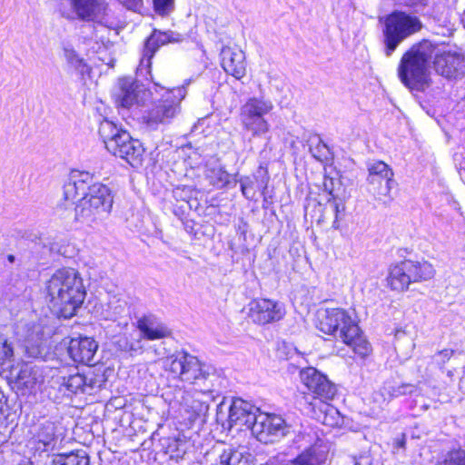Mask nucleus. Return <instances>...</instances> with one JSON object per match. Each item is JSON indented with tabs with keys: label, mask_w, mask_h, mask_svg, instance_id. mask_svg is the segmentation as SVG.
<instances>
[{
	"label": "nucleus",
	"mask_w": 465,
	"mask_h": 465,
	"mask_svg": "<svg viewBox=\"0 0 465 465\" xmlns=\"http://www.w3.org/2000/svg\"><path fill=\"white\" fill-rule=\"evenodd\" d=\"M434 274L433 266L427 261L404 260L390 266L387 282L391 290L404 292L411 283L430 280Z\"/></svg>",
	"instance_id": "423d86ee"
},
{
	"label": "nucleus",
	"mask_w": 465,
	"mask_h": 465,
	"mask_svg": "<svg viewBox=\"0 0 465 465\" xmlns=\"http://www.w3.org/2000/svg\"><path fill=\"white\" fill-rule=\"evenodd\" d=\"M104 314L106 320L116 322L121 330L127 327L130 320V312L125 300L118 298L112 299L107 304Z\"/></svg>",
	"instance_id": "a878e982"
},
{
	"label": "nucleus",
	"mask_w": 465,
	"mask_h": 465,
	"mask_svg": "<svg viewBox=\"0 0 465 465\" xmlns=\"http://www.w3.org/2000/svg\"><path fill=\"white\" fill-rule=\"evenodd\" d=\"M98 343L93 338L78 337L71 339L68 354L74 362L94 365Z\"/></svg>",
	"instance_id": "412c9836"
},
{
	"label": "nucleus",
	"mask_w": 465,
	"mask_h": 465,
	"mask_svg": "<svg viewBox=\"0 0 465 465\" xmlns=\"http://www.w3.org/2000/svg\"><path fill=\"white\" fill-rule=\"evenodd\" d=\"M222 408L223 406L222 405H219L217 407V419L219 420L220 419V415L222 414Z\"/></svg>",
	"instance_id": "8fccbe9b"
},
{
	"label": "nucleus",
	"mask_w": 465,
	"mask_h": 465,
	"mask_svg": "<svg viewBox=\"0 0 465 465\" xmlns=\"http://www.w3.org/2000/svg\"><path fill=\"white\" fill-rule=\"evenodd\" d=\"M163 368L174 379L193 385H201L203 381L207 382L212 378H217L212 367L186 351H178L166 358Z\"/></svg>",
	"instance_id": "39448f33"
},
{
	"label": "nucleus",
	"mask_w": 465,
	"mask_h": 465,
	"mask_svg": "<svg viewBox=\"0 0 465 465\" xmlns=\"http://www.w3.org/2000/svg\"><path fill=\"white\" fill-rule=\"evenodd\" d=\"M13 350L6 341L0 339V365L4 364L5 361L12 357Z\"/></svg>",
	"instance_id": "c03bdc74"
},
{
	"label": "nucleus",
	"mask_w": 465,
	"mask_h": 465,
	"mask_svg": "<svg viewBox=\"0 0 465 465\" xmlns=\"http://www.w3.org/2000/svg\"><path fill=\"white\" fill-rule=\"evenodd\" d=\"M252 426V433L265 444L272 443L288 432L285 420L279 415L258 412Z\"/></svg>",
	"instance_id": "9b49d317"
},
{
	"label": "nucleus",
	"mask_w": 465,
	"mask_h": 465,
	"mask_svg": "<svg viewBox=\"0 0 465 465\" xmlns=\"http://www.w3.org/2000/svg\"><path fill=\"white\" fill-rule=\"evenodd\" d=\"M221 64L223 70L236 79H242L246 74L245 55L241 50L229 46L221 51Z\"/></svg>",
	"instance_id": "5701e85b"
},
{
	"label": "nucleus",
	"mask_w": 465,
	"mask_h": 465,
	"mask_svg": "<svg viewBox=\"0 0 465 465\" xmlns=\"http://www.w3.org/2000/svg\"><path fill=\"white\" fill-rule=\"evenodd\" d=\"M114 156L125 160L131 166L138 167L143 163L144 149L143 144L133 139L128 132L118 137L116 143H110V151Z\"/></svg>",
	"instance_id": "2eb2a0df"
},
{
	"label": "nucleus",
	"mask_w": 465,
	"mask_h": 465,
	"mask_svg": "<svg viewBox=\"0 0 465 465\" xmlns=\"http://www.w3.org/2000/svg\"><path fill=\"white\" fill-rule=\"evenodd\" d=\"M318 328L347 344L361 358L371 351V346L362 335L358 323L344 309L327 308L320 312Z\"/></svg>",
	"instance_id": "7ed1b4c3"
},
{
	"label": "nucleus",
	"mask_w": 465,
	"mask_h": 465,
	"mask_svg": "<svg viewBox=\"0 0 465 465\" xmlns=\"http://www.w3.org/2000/svg\"><path fill=\"white\" fill-rule=\"evenodd\" d=\"M76 17L84 21L105 24L108 8L105 0H70Z\"/></svg>",
	"instance_id": "f3484780"
},
{
	"label": "nucleus",
	"mask_w": 465,
	"mask_h": 465,
	"mask_svg": "<svg viewBox=\"0 0 465 465\" xmlns=\"http://www.w3.org/2000/svg\"><path fill=\"white\" fill-rule=\"evenodd\" d=\"M117 345L122 351L130 353L132 356L141 354L143 351V340L139 334L122 337L117 341Z\"/></svg>",
	"instance_id": "c85d7f7f"
},
{
	"label": "nucleus",
	"mask_w": 465,
	"mask_h": 465,
	"mask_svg": "<svg viewBox=\"0 0 465 465\" xmlns=\"http://www.w3.org/2000/svg\"><path fill=\"white\" fill-rule=\"evenodd\" d=\"M421 27V21L414 15L394 11L387 15L383 29L386 55H391L402 41L419 32Z\"/></svg>",
	"instance_id": "0eeeda50"
},
{
	"label": "nucleus",
	"mask_w": 465,
	"mask_h": 465,
	"mask_svg": "<svg viewBox=\"0 0 465 465\" xmlns=\"http://www.w3.org/2000/svg\"><path fill=\"white\" fill-rule=\"evenodd\" d=\"M129 10L137 11L143 5V0H117Z\"/></svg>",
	"instance_id": "a18cd8bd"
},
{
	"label": "nucleus",
	"mask_w": 465,
	"mask_h": 465,
	"mask_svg": "<svg viewBox=\"0 0 465 465\" xmlns=\"http://www.w3.org/2000/svg\"><path fill=\"white\" fill-rule=\"evenodd\" d=\"M48 322V318L45 317L31 327V358L45 360L50 354L52 328Z\"/></svg>",
	"instance_id": "a211bd4d"
},
{
	"label": "nucleus",
	"mask_w": 465,
	"mask_h": 465,
	"mask_svg": "<svg viewBox=\"0 0 465 465\" xmlns=\"http://www.w3.org/2000/svg\"><path fill=\"white\" fill-rule=\"evenodd\" d=\"M63 51L65 60L75 70H77L82 74H84L88 70V66L84 60L79 56V54L72 46L64 45Z\"/></svg>",
	"instance_id": "72a5a7b5"
},
{
	"label": "nucleus",
	"mask_w": 465,
	"mask_h": 465,
	"mask_svg": "<svg viewBox=\"0 0 465 465\" xmlns=\"http://www.w3.org/2000/svg\"><path fill=\"white\" fill-rule=\"evenodd\" d=\"M148 96L147 91L139 82L132 77L119 80V93L117 103L124 108H130L134 104H143Z\"/></svg>",
	"instance_id": "6ab92c4d"
},
{
	"label": "nucleus",
	"mask_w": 465,
	"mask_h": 465,
	"mask_svg": "<svg viewBox=\"0 0 465 465\" xmlns=\"http://www.w3.org/2000/svg\"><path fill=\"white\" fill-rule=\"evenodd\" d=\"M259 409L240 398L234 399L229 408L228 424L233 426H246L252 429Z\"/></svg>",
	"instance_id": "aec40b11"
},
{
	"label": "nucleus",
	"mask_w": 465,
	"mask_h": 465,
	"mask_svg": "<svg viewBox=\"0 0 465 465\" xmlns=\"http://www.w3.org/2000/svg\"><path fill=\"white\" fill-rule=\"evenodd\" d=\"M325 219H326V216H325V214H323L322 216L320 217L319 222L324 221Z\"/></svg>",
	"instance_id": "603ef678"
},
{
	"label": "nucleus",
	"mask_w": 465,
	"mask_h": 465,
	"mask_svg": "<svg viewBox=\"0 0 465 465\" xmlns=\"http://www.w3.org/2000/svg\"><path fill=\"white\" fill-rule=\"evenodd\" d=\"M220 465H248V457L233 448H227L219 456Z\"/></svg>",
	"instance_id": "c756f323"
},
{
	"label": "nucleus",
	"mask_w": 465,
	"mask_h": 465,
	"mask_svg": "<svg viewBox=\"0 0 465 465\" xmlns=\"http://www.w3.org/2000/svg\"><path fill=\"white\" fill-rule=\"evenodd\" d=\"M54 465H90L88 456L84 452L58 455L54 460Z\"/></svg>",
	"instance_id": "473e14b6"
},
{
	"label": "nucleus",
	"mask_w": 465,
	"mask_h": 465,
	"mask_svg": "<svg viewBox=\"0 0 465 465\" xmlns=\"http://www.w3.org/2000/svg\"><path fill=\"white\" fill-rule=\"evenodd\" d=\"M324 190L329 193L330 197L324 207V213H330L334 216L332 222V228H340V221L343 219L345 213V204L343 201L334 194L333 179L324 178L323 182Z\"/></svg>",
	"instance_id": "393cba45"
},
{
	"label": "nucleus",
	"mask_w": 465,
	"mask_h": 465,
	"mask_svg": "<svg viewBox=\"0 0 465 465\" xmlns=\"http://www.w3.org/2000/svg\"><path fill=\"white\" fill-rule=\"evenodd\" d=\"M54 435V426L51 422H46L42 425L41 431H37L34 435V439L38 444L46 447L53 440Z\"/></svg>",
	"instance_id": "e433bc0d"
},
{
	"label": "nucleus",
	"mask_w": 465,
	"mask_h": 465,
	"mask_svg": "<svg viewBox=\"0 0 465 465\" xmlns=\"http://www.w3.org/2000/svg\"><path fill=\"white\" fill-rule=\"evenodd\" d=\"M285 315L284 305L271 299H256L248 305V316L256 324L279 322Z\"/></svg>",
	"instance_id": "f8f14e48"
},
{
	"label": "nucleus",
	"mask_w": 465,
	"mask_h": 465,
	"mask_svg": "<svg viewBox=\"0 0 465 465\" xmlns=\"http://www.w3.org/2000/svg\"><path fill=\"white\" fill-rule=\"evenodd\" d=\"M391 389L383 386L378 391H375L371 395V400L377 408L382 409L391 401Z\"/></svg>",
	"instance_id": "4c0bfd02"
},
{
	"label": "nucleus",
	"mask_w": 465,
	"mask_h": 465,
	"mask_svg": "<svg viewBox=\"0 0 465 465\" xmlns=\"http://www.w3.org/2000/svg\"><path fill=\"white\" fill-rule=\"evenodd\" d=\"M387 388L391 389V400L394 397H399L401 395H405L407 393H411L412 391L413 386L409 384H403L401 386L393 387V386H387Z\"/></svg>",
	"instance_id": "37998d69"
},
{
	"label": "nucleus",
	"mask_w": 465,
	"mask_h": 465,
	"mask_svg": "<svg viewBox=\"0 0 465 465\" xmlns=\"http://www.w3.org/2000/svg\"><path fill=\"white\" fill-rule=\"evenodd\" d=\"M66 200L80 199L74 208L75 220L94 226L104 220L111 213L114 196L108 186L94 182L88 172L74 170L64 184Z\"/></svg>",
	"instance_id": "f257e3e1"
},
{
	"label": "nucleus",
	"mask_w": 465,
	"mask_h": 465,
	"mask_svg": "<svg viewBox=\"0 0 465 465\" xmlns=\"http://www.w3.org/2000/svg\"><path fill=\"white\" fill-rule=\"evenodd\" d=\"M138 333L143 339L149 341L166 338L171 335V331L166 325L158 322L153 316H144L137 321Z\"/></svg>",
	"instance_id": "b1692460"
},
{
	"label": "nucleus",
	"mask_w": 465,
	"mask_h": 465,
	"mask_svg": "<svg viewBox=\"0 0 465 465\" xmlns=\"http://www.w3.org/2000/svg\"><path fill=\"white\" fill-rule=\"evenodd\" d=\"M183 39V35L180 33L154 29L145 42L141 63L146 62L147 65H150L151 59L161 45L170 43H180Z\"/></svg>",
	"instance_id": "4be33fe9"
},
{
	"label": "nucleus",
	"mask_w": 465,
	"mask_h": 465,
	"mask_svg": "<svg viewBox=\"0 0 465 465\" xmlns=\"http://www.w3.org/2000/svg\"><path fill=\"white\" fill-rule=\"evenodd\" d=\"M302 383L307 389L320 398L321 411L326 414L337 413V410L326 404L323 401L331 400L336 393L335 385L313 367L303 369L300 372Z\"/></svg>",
	"instance_id": "9d476101"
},
{
	"label": "nucleus",
	"mask_w": 465,
	"mask_h": 465,
	"mask_svg": "<svg viewBox=\"0 0 465 465\" xmlns=\"http://www.w3.org/2000/svg\"><path fill=\"white\" fill-rule=\"evenodd\" d=\"M185 96L184 86L167 90L144 116L147 126L156 129L160 124H169L180 113V104Z\"/></svg>",
	"instance_id": "6e6552de"
},
{
	"label": "nucleus",
	"mask_w": 465,
	"mask_h": 465,
	"mask_svg": "<svg viewBox=\"0 0 465 465\" xmlns=\"http://www.w3.org/2000/svg\"><path fill=\"white\" fill-rule=\"evenodd\" d=\"M310 152L315 159L321 162L327 160L330 153L329 147L320 138L317 139L314 145H311Z\"/></svg>",
	"instance_id": "58836bf2"
},
{
	"label": "nucleus",
	"mask_w": 465,
	"mask_h": 465,
	"mask_svg": "<svg viewBox=\"0 0 465 465\" xmlns=\"http://www.w3.org/2000/svg\"><path fill=\"white\" fill-rule=\"evenodd\" d=\"M8 260H9L11 262H13L15 261V256H14V255H12V254L8 255Z\"/></svg>",
	"instance_id": "3c124183"
},
{
	"label": "nucleus",
	"mask_w": 465,
	"mask_h": 465,
	"mask_svg": "<svg viewBox=\"0 0 465 465\" xmlns=\"http://www.w3.org/2000/svg\"><path fill=\"white\" fill-rule=\"evenodd\" d=\"M206 176L210 183L218 189L225 187L230 182V174L221 166L209 168Z\"/></svg>",
	"instance_id": "2f4dec72"
},
{
	"label": "nucleus",
	"mask_w": 465,
	"mask_h": 465,
	"mask_svg": "<svg viewBox=\"0 0 465 465\" xmlns=\"http://www.w3.org/2000/svg\"><path fill=\"white\" fill-rule=\"evenodd\" d=\"M37 371H38V370L36 369V367L31 368V372H30L31 379L35 380V383L36 382L43 383L44 382V379L40 380L38 377H36Z\"/></svg>",
	"instance_id": "de8ad7c7"
},
{
	"label": "nucleus",
	"mask_w": 465,
	"mask_h": 465,
	"mask_svg": "<svg viewBox=\"0 0 465 465\" xmlns=\"http://www.w3.org/2000/svg\"><path fill=\"white\" fill-rule=\"evenodd\" d=\"M183 192V190L180 189V188H176L174 191H173V193L176 197L180 196V194Z\"/></svg>",
	"instance_id": "09e8293b"
},
{
	"label": "nucleus",
	"mask_w": 465,
	"mask_h": 465,
	"mask_svg": "<svg viewBox=\"0 0 465 465\" xmlns=\"http://www.w3.org/2000/svg\"><path fill=\"white\" fill-rule=\"evenodd\" d=\"M11 378L18 388H27L29 383V369L27 364L15 367L11 370Z\"/></svg>",
	"instance_id": "c9c22d12"
},
{
	"label": "nucleus",
	"mask_w": 465,
	"mask_h": 465,
	"mask_svg": "<svg viewBox=\"0 0 465 465\" xmlns=\"http://www.w3.org/2000/svg\"><path fill=\"white\" fill-rule=\"evenodd\" d=\"M403 445H404V441L400 442V446L403 447Z\"/></svg>",
	"instance_id": "864d4df0"
},
{
	"label": "nucleus",
	"mask_w": 465,
	"mask_h": 465,
	"mask_svg": "<svg viewBox=\"0 0 465 465\" xmlns=\"http://www.w3.org/2000/svg\"><path fill=\"white\" fill-rule=\"evenodd\" d=\"M99 135L107 151H110V143L118 142V137L126 131L119 128L114 122L107 119L101 121L98 129Z\"/></svg>",
	"instance_id": "bb28decb"
},
{
	"label": "nucleus",
	"mask_w": 465,
	"mask_h": 465,
	"mask_svg": "<svg viewBox=\"0 0 465 465\" xmlns=\"http://www.w3.org/2000/svg\"><path fill=\"white\" fill-rule=\"evenodd\" d=\"M396 342H400L401 341H406L409 345L413 348L414 344L412 343V340L410 336L407 335L406 331L403 330H396L394 334Z\"/></svg>",
	"instance_id": "49530a36"
},
{
	"label": "nucleus",
	"mask_w": 465,
	"mask_h": 465,
	"mask_svg": "<svg viewBox=\"0 0 465 465\" xmlns=\"http://www.w3.org/2000/svg\"><path fill=\"white\" fill-rule=\"evenodd\" d=\"M434 68L446 78H457L465 74V56L458 51L435 53Z\"/></svg>",
	"instance_id": "dca6fc26"
},
{
	"label": "nucleus",
	"mask_w": 465,
	"mask_h": 465,
	"mask_svg": "<svg viewBox=\"0 0 465 465\" xmlns=\"http://www.w3.org/2000/svg\"><path fill=\"white\" fill-rule=\"evenodd\" d=\"M269 182V176L265 175L259 182V184L256 186V178L250 176H243L239 180L241 185V191L242 195L247 199H253L256 193V189L262 191L264 193V191L267 188Z\"/></svg>",
	"instance_id": "cd10ccee"
},
{
	"label": "nucleus",
	"mask_w": 465,
	"mask_h": 465,
	"mask_svg": "<svg viewBox=\"0 0 465 465\" xmlns=\"http://www.w3.org/2000/svg\"><path fill=\"white\" fill-rule=\"evenodd\" d=\"M273 108L272 101L252 97L241 107L240 119L243 128L252 136H262L269 132L270 124L264 119Z\"/></svg>",
	"instance_id": "1a4fd4ad"
},
{
	"label": "nucleus",
	"mask_w": 465,
	"mask_h": 465,
	"mask_svg": "<svg viewBox=\"0 0 465 465\" xmlns=\"http://www.w3.org/2000/svg\"><path fill=\"white\" fill-rule=\"evenodd\" d=\"M434 51L435 47L430 41H423L402 55L398 75L405 86L417 91H423L430 86L428 65Z\"/></svg>",
	"instance_id": "20e7f679"
},
{
	"label": "nucleus",
	"mask_w": 465,
	"mask_h": 465,
	"mask_svg": "<svg viewBox=\"0 0 465 465\" xmlns=\"http://www.w3.org/2000/svg\"><path fill=\"white\" fill-rule=\"evenodd\" d=\"M323 460L316 453L314 448H310L292 460V465H322Z\"/></svg>",
	"instance_id": "f704fd0d"
},
{
	"label": "nucleus",
	"mask_w": 465,
	"mask_h": 465,
	"mask_svg": "<svg viewBox=\"0 0 465 465\" xmlns=\"http://www.w3.org/2000/svg\"><path fill=\"white\" fill-rule=\"evenodd\" d=\"M441 465H465V450L459 449L450 451Z\"/></svg>",
	"instance_id": "ea45409f"
},
{
	"label": "nucleus",
	"mask_w": 465,
	"mask_h": 465,
	"mask_svg": "<svg viewBox=\"0 0 465 465\" xmlns=\"http://www.w3.org/2000/svg\"><path fill=\"white\" fill-rule=\"evenodd\" d=\"M453 352L454 351L450 349L441 350L433 356L432 360L437 365L442 366L451 358Z\"/></svg>",
	"instance_id": "79ce46f5"
},
{
	"label": "nucleus",
	"mask_w": 465,
	"mask_h": 465,
	"mask_svg": "<svg viewBox=\"0 0 465 465\" xmlns=\"http://www.w3.org/2000/svg\"><path fill=\"white\" fill-rule=\"evenodd\" d=\"M153 5L157 14L165 15L173 9V0H153Z\"/></svg>",
	"instance_id": "a19ab883"
},
{
	"label": "nucleus",
	"mask_w": 465,
	"mask_h": 465,
	"mask_svg": "<svg viewBox=\"0 0 465 465\" xmlns=\"http://www.w3.org/2000/svg\"><path fill=\"white\" fill-rule=\"evenodd\" d=\"M369 191L377 196H388L394 184L392 170L382 161L368 164Z\"/></svg>",
	"instance_id": "4468645a"
},
{
	"label": "nucleus",
	"mask_w": 465,
	"mask_h": 465,
	"mask_svg": "<svg viewBox=\"0 0 465 465\" xmlns=\"http://www.w3.org/2000/svg\"><path fill=\"white\" fill-rule=\"evenodd\" d=\"M52 310L60 318L73 317L85 298V289L78 271L65 267L55 271L45 283Z\"/></svg>",
	"instance_id": "f03ea898"
},
{
	"label": "nucleus",
	"mask_w": 465,
	"mask_h": 465,
	"mask_svg": "<svg viewBox=\"0 0 465 465\" xmlns=\"http://www.w3.org/2000/svg\"><path fill=\"white\" fill-rule=\"evenodd\" d=\"M61 379L63 380L62 384L66 387L69 391L74 393H76L78 391H84L86 386L91 387V385H87L86 377L80 374L78 371L71 373L68 376H62Z\"/></svg>",
	"instance_id": "7c9ffc66"
},
{
	"label": "nucleus",
	"mask_w": 465,
	"mask_h": 465,
	"mask_svg": "<svg viewBox=\"0 0 465 465\" xmlns=\"http://www.w3.org/2000/svg\"><path fill=\"white\" fill-rule=\"evenodd\" d=\"M214 379L212 378L207 382H201L203 388L200 390L193 388L183 392L182 404L191 409L197 417L206 416L208 413L210 401L213 400V391L215 390Z\"/></svg>",
	"instance_id": "ddd939ff"
}]
</instances>
